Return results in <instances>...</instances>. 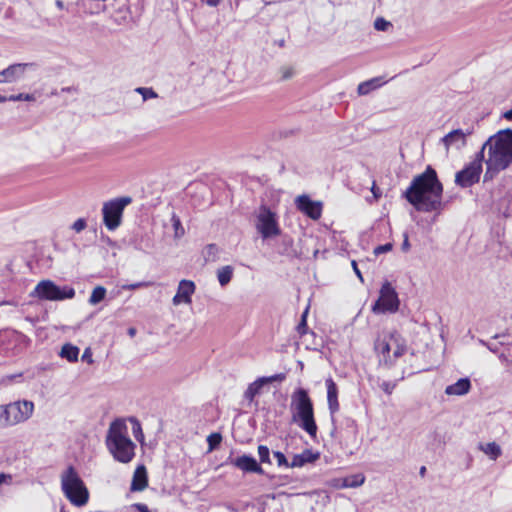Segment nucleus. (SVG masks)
<instances>
[{"label": "nucleus", "mask_w": 512, "mask_h": 512, "mask_svg": "<svg viewBox=\"0 0 512 512\" xmlns=\"http://www.w3.org/2000/svg\"><path fill=\"white\" fill-rule=\"evenodd\" d=\"M309 307L305 309V311L301 315V321L297 325V332L302 336L307 333L308 326H307V315H308Z\"/></svg>", "instance_id": "2f4dec72"}, {"label": "nucleus", "mask_w": 512, "mask_h": 512, "mask_svg": "<svg viewBox=\"0 0 512 512\" xmlns=\"http://www.w3.org/2000/svg\"><path fill=\"white\" fill-rule=\"evenodd\" d=\"M135 91L142 95L144 101L157 97L156 92L152 88L138 87Z\"/></svg>", "instance_id": "72a5a7b5"}, {"label": "nucleus", "mask_w": 512, "mask_h": 512, "mask_svg": "<svg viewBox=\"0 0 512 512\" xmlns=\"http://www.w3.org/2000/svg\"><path fill=\"white\" fill-rule=\"evenodd\" d=\"M279 45H280L281 47H282V46H284V40H281V41H280V43H279Z\"/></svg>", "instance_id": "338daca9"}, {"label": "nucleus", "mask_w": 512, "mask_h": 512, "mask_svg": "<svg viewBox=\"0 0 512 512\" xmlns=\"http://www.w3.org/2000/svg\"><path fill=\"white\" fill-rule=\"evenodd\" d=\"M8 100L9 101H13V102H16V101H34L35 100V96L33 94H29V93H19L17 95H10L8 97Z\"/></svg>", "instance_id": "f704fd0d"}, {"label": "nucleus", "mask_w": 512, "mask_h": 512, "mask_svg": "<svg viewBox=\"0 0 512 512\" xmlns=\"http://www.w3.org/2000/svg\"><path fill=\"white\" fill-rule=\"evenodd\" d=\"M382 85L381 78L376 77L370 80L364 81L358 85L357 92L359 95H367L371 91L377 89Z\"/></svg>", "instance_id": "5701e85b"}, {"label": "nucleus", "mask_w": 512, "mask_h": 512, "mask_svg": "<svg viewBox=\"0 0 512 512\" xmlns=\"http://www.w3.org/2000/svg\"><path fill=\"white\" fill-rule=\"evenodd\" d=\"M258 455L261 463H271L270 461V450L265 445L258 446Z\"/></svg>", "instance_id": "473e14b6"}, {"label": "nucleus", "mask_w": 512, "mask_h": 512, "mask_svg": "<svg viewBox=\"0 0 512 512\" xmlns=\"http://www.w3.org/2000/svg\"><path fill=\"white\" fill-rule=\"evenodd\" d=\"M391 249H392V244L386 243L383 245L376 246L373 250V253L375 254V256H378L380 254L389 252Z\"/></svg>", "instance_id": "a19ab883"}, {"label": "nucleus", "mask_w": 512, "mask_h": 512, "mask_svg": "<svg viewBox=\"0 0 512 512\" xmlns=\"http://www.w3.org/2000/svg\"><path fill=\"white\" fill-rule=\"evenodd\" d=\"M150 285H151L150 282H137V283H133V284L123 285L122 289H124V290H136L138 288L148 287Z\"/></svg>", "instance_id": "37998d69"}, {"label": "nucleus", "mask_w": 512, "mask_h": 512, "mask_svg": "<svg viewBox=\"0 0 512 512\" xmlns=\"http://www.w3.org/2000/svg\"><path fill=\"white\" fill-rule=\"evenodd\" d=\"M262 380L264 381L265 385L266 384H269V383H272V382H282L283 380H285L286 378V375L284 373H279V374H274L272 376H269V377H261Z\"/></svg>", "instance_id": "4c0bfd02"}, {"label": "nucleus", "mask_w": 512, "mask_h": 512, "mask_svg": "<svg viewBox=\"0 0 512 512\" xmlns=\"http://www.w3.org/2000/svg\"><path fill=\"white\" fill-rule=\"evenodd\" d=\"M148 485V477L145 466L140 465L133 474L130 490L133 492L143 491Z\"/></svg>", "instance_id": "412c9836"}, {"label": "nucleus", "mask_w": 512, "mask_h": 512, "mask_svg": "<svg viewBox=\"0 0 512 512\" xmlns=\"http://www.w3.org/2000/svg\"><path fill=\"white\" fill-rule=\"evenodd\" d=\"M292 419L300 428L309 434L311 438L317 435V424L314 418V408L307 390L296 389L291 396Z\"/></svg>", "instance_id": "20e7f679"}, {"label": "nucleus", "mask_w": 512, "mask_h": 512, "mask_svg": "<svg viewBox=\"0 0 512 512\" xmlns=\"http://www.w3.org/2000/svg\"><path fill=\"white\" fill-rule=\"evenodd\" d=\"M81 359H82L83 362H87L88 364H92L93 363L91 348L87 347L84 350Z\"/></svg>", "instance_id": "49530a36"}, {"label": "nucleus", "mask_w": 512, "mask_h": 512, "mask_svg": "<svg viewBox=\"0 0 512 512\" xmlns=\"http://www.w3.org/2000/svg\"><path fill=\"white\" fill-rule=\"evenodd\" d=\"M499 358H500L501 360H503V361L512 362V360H509V359L506 357L505 353H501V354H500V356H499Z\"/></svg>", "instance_id": "13d9d810"}, {"label": "nucleus", "mask_w": 512, "mask_h": 512, "mask_svg": "<svg viewBox=\"0 0 512 512\" xmlns=\"http://www.w3.org/2000/svg\"><path fill=\"white\" fill-rule=\"evenodd\" d=\"M122 20H125V17H122V19H115L114 21L117 23V24H121L122 23Z\"/></svg>", "instance_id": "0e129e2a"}, {"label": "nucleus", "mask_w": 512, "mask_h": 512, "mask_svg": "<svg viewBox=\"0 0 512 512\" xmlns=\"http://www.w3.org/2000/svg\"><path fill=\"white\" fill-rule=\"evenodd\" d=\"M406 341L397 331L384 333L375 340L374 349L385 364H392L406 351Z\"/></svg>", "instance_id": "423d86ee"}, {"label": "nucleus", "mask_w": 512, "mask_h": 512, "mask_svg": "<svg viewBox=\"0 0 512 512\" xmlns=\"http://www.w3.org/2000/svg\"><path fill=\"white\" fill-rule=\"evenodd\" d=\"M425 472H426V467H425V466H422V467L420 468V471H419L420 475H421V476H424V475H425Z\"/></svg>", "instance_id": "052dcab7"}, {"label": "nucleus", "mask_w": 512, "mask_h": 512, "mask_svg": "<svg viewBox=\"0 0 512 512\" xmlns=\"http://www.w3.org/2000/svg\"><path fill=\"white\" fill-rule=\"evenodd\" d=\"M484 159L485 155L478 152L472 162L456 173L455 183L462 188H468L477 183L480 179Z\"/></svg>", "instance_id": "f8f14e48"}, {"label": "nucleus", "mask_w": 512, "mask_h": 512, "mask_svg": "<svg viewBox=\"0 0 512 512\" xmlns=\"http://www.w3.org/2000/svg\"><path fill=\"white\" fill-rule=\"evenodd\" d=\"M296 208L312 220H318L322 215L323 204L321 201H314L308 195H299L295 199Z\"/></svg>", "instance_id": "ddd939ff"}, {"label": "nucleus", "mask_w": 512, "mask_h": 512, "mask_svg": "<svg viewBox=\"0 0 512 512\" xmlns=\"http://www.w3.org/2000/svg\"><path fill=\"white\" fill-rule=\"evenodd\" d=\"M87 226V222L84 218H79L77 219L71 226V228L77 232V233H80L81 231H83Z\"/></svg>", "instance_id": "58836bf2"}, {"label": "nucleus", "mask_w": 512, "mask_h": 512, "mask_svg": "<svg viewBox=\"0 0 512 512\" xmlns=\"http://www.w3.org/2000/svg\"><path fill=\"white\" fill-rule=\"evenodd\" d=\"M196 289L195 283L191 280H181L178 284L177 292L174 295L172 302L174 305H179L181 303L191 304L192 295L194 294Z\"/></svg>", "instance_id": "2eb2a0df"}, {"label": "nucleus", "mask_w": 512, "mask_h": 512, "mask_svg": "<svg viewBox=\"0 0 512 512\" xmlns=\"http://www.w3.org/2000/svg\"><path fill=\"white\" fill-rule=\"evenodd\" d=\"M221 441H222V436L220 433H211L207 437L209 451L215 450L220 445Z\"/></svg>", "instance_id": "7c9ffc66"}, {"label": "nucleus", "mask_w": 512, "mask_h": 512, "mask_svg": "<svg viewBox=\"0 0 512 512\" xmlns=\"http://www.w3.org/2000/svg\"><path fill=\"white\" fill-rule=\"evenodd\" d=\"M35 293L40 299L51 301L72 299L75 296V290L72 287L61 288L50 280L39 282L35 287Z\"/></svg>", "instance_id": "9b49d317"}, {"label": "nucleus", "mask_w": 512, "mask_h": 512, "mask_svg": "<svg viewBox=\"0 0 512 512\" xmlns=\"http://www.w3.org/2000/svg\"><path fill=\"white\" fill-rule=\"evenodd\" d=\"M479 448L492 460H496L502 453L501 447L495 442H490L485 445L481 444Z\"/></svg>", "instance_id": "a878e982"}, {"label": "nucleus", "mask_w": 512, "mask_h": 512, "mask_svg": "<svg viewBox=\"0 0 512 512\" xmlns=\"http://www.w3.org/2000/svg\"><path fill=\"white\" fill-rule=\"evenodd\" d=\"M396 382H391V381H383L381 384H380V388L388 395L392 394L393 390L395 389L396 387Z\"/></svg>", "instance_id": "ea45409f"}, {"label": "nucleus", "mask_w": 512, "mask_h": 512, "mask_svg": "<svg viewBox=\"0 0 512 512\" xmlns=\"http://www.w3.org/2000/svg\"><path fill=\"white\" fill-rule=\"evenodd\" d=\"M132 202L129 196L115 198L105 202L102 208L103 222L109 230H115L121 224L124 208Z\"/></svg>", "instance_id": "1a4fd4ad"}, {"label": "nucleus", "mask_w": 512, "mask_h": 512, "mask_svg": "<svg viewBox=\"0 0 512 512\" xmlns=\"http://www.w3.org/2000/svg\"><path fill=\"white\" fill-rule=\"evenodd\" d=\"M122 20H125V17H122V19H115L114 21L117 23V24H121L122 23Z\"/></svg>", "instance_id": "e2e57ef3"}, {"label": "nucleus", "mask_w": 512, "mask_h": 512, "mask_svg": "<svg viewBox=\"0 0 512 512\" xmlns=\"http://www.w3.org/2000/svg\"><path fill=\"white\" fill-rule=\"evenodd\" d=\"M56 6H57L59 9H63V7H64V3H63V1H61V0H57V1H56Z\"/></svg>", "instance_id": "bf43d9fd"}, {"label": "nucleus", "mask_w": 512, "mask_h": 512, "mask_svg": "<svg viewBox=\"0 0 512 512\" xmlns=\"http://www.w3.org/2000/svg\"><path fill=\"white\" fill-rule=\"evenodd\" d=\"M486 150L484 182L493 180L512 164V129H502L491 135L484 142L479 153L485 155Z\"/></svg>", "instance_id": "f03ea898"}, {"label": "nucleus", "mask_w": 512, "mask_h": 512, "mask_svg": "<svg viewBox=\"0 0 512 512\" xmlns=\"http://www.w3.org/2000/svg\"><path fill=\"white\" fill-rule=\"evenodd\" d=\"M391 26H392V24L389 21H387L384 18H382V17H378L374 21V28L377 31H386Z\"/></svg>", "instance_id": "c9c22d12"}, {"label": "nucleus", "mask_w": 512, "mask_h": 512, "mask_svg": "<svg viewBox=\"0 0 512 512\" xmlns=\"http://www.w3.org/2000/svg\"><path fill=\"white\" fill-rule=\"evenodd\" d=\"M280 73L282 80H288L294 75V70L292 67H282Z\"/></svg>", "instance_id": "c03bdc74"}, {"label": "nucleus", "mask_w": 512, "mask_h": 512, "mask_svg": "<svg viewBox=\"0 0 512 512\" xmlns=\"http://www.w3.org/2000/svg\"><path fill=\"white\" fill-rule=\"evenodd\" d=\"M409 241H408V236L405 234L404 235V241L402 243V246H401V250L403 253H407L408 252V249H409Z\"/></svg>", "instance_id": "3c124183"}, {"label": "nucleus", "mask_w": 512, "mask_h": 512, "mask_svg": "<svg viewBox=\"0 0 512 512\" xmlns=\"http://www.w3.org/2000/svg\"><path fill=\"white\" fill-rule=\"evenodd\" d=\"M61 488L65 497L76 507L85 506L89 492L75 468L69 466L61 475Z\"/></svg>", "instance_id": "39448f33"}, {"label": "nucleus", "mask_w": 512, "mask_h": 512, "mask_svg": "<svg viewBox=\"0 0 512 512\" xmlns=\"http://www.w3.org/2000/svg\"><path fill=\"white\" fill-rule=\"evenodd\" d=\"M80 349L71 344V343H65L59 352V356L63 359H66L68 362H77L78 356H79Z\"/></svg>", "instance_id": "4be33fe9"}, {"label": "nucleus", "mask_w": 512, "mask_h": 512, "mask_svg": "<svg viewBox=\"0 0 512 512\" xmlns=\"http://www.w3.org/2000/svg\"><path fill=\"white\" fill-rule=\"evenodd\" d=\"M106 296V289L103 286H97L93 289L90 298L89 303L91 305H96L100 303L102 300H104Z\"/></svg>", "instance_id": "bb28decb"}, {"label": "nucleus", "mask_w": 512, "mask_h": 512, "mask_svg": "<svg viewBox=\"0 0 512 512\" xmlns=\"http://www.w3.org/2000/svg\"><path fill=\"white\" fill-rule=\"evenodd\" d=\"M220 252L219 247L215 244H209L205 247L203 253L207 254L208 256H214Z\"/></svg>", "instance_id": "a18cd8bd"}, {"label": "nucleus", "mask_w": 512, "mask_h": 512, "mask_svg": "<svg viewBox=\"0 0 512 512\" xmlns=\"http://www.w3.org/2000/svg\"><path fill=\"white\" fill-rule=\"evenodd\" d=\"M371 191L375 198H378L380 196L379 190L376 188V184L374 181L372 183Z\"/></svg>", "instance_id": "603ef678"}, {"label": "nucleus", "mask_w": 512, "mask_h": 512, "mask_svg": "<svg viewBox=\"0 0 512 512\" xmlns=\"http://www.w3.org/2000/svg\"><path fill=\"white\" fill-rule=\"evenodd\" d=\"M265 386L264 381L262 378H258L254 382H252L246 391L244 392V398L248 400L249 402H252L256 395H258L261 392V389Z\"/></svg>", "instance_id": "b1692460"}, {"label": "nucleus", "mask_w": 512, "mask_h": 512, "mask_svg": "<svg viewBox=\"0 0 512 512\" xmlns=\"http://www.w3.org/2000/svg\"><path fill=\"white\" fill-rule=\"evenodd\" d=\"M481 344L485 345L491 352L497 353L499 351V344L498 343H487L483 340L480 341Z\"/></svg>", "instance_id": "09e8293b"}, {"label": "nucleus", "mask_w": 512, "mask_h": 512, "mask_svg": "<svg viewBox=\"0 0 512 512\" xmlns=\"http://www.w3.org/2000/svg\"><path fill=\"white\" fill-rule=\"evenodd\" d=\"M202 1L211 7H215L218 5L220 0H202Z\"/></svg>", "instance_id": "864d4df0"}, {"label": "nucleus", "mask_w": 512, "mask_h": 512, "mask_svg": "<svg viewBox=\"0 0 512 512\" xmlns=\"http://www.w3.org/2000/svg\"><path fill=\"white\" fill-rule=\"evenodd\" d=\"M327 387V402L330 414L333 416L339 410L338 388L332 378L325 381Z\"/></svg>", "instance_id": "a211bd4d"}, {"label": "nucleus", "mask_w": 512, "mask_h": 512, "mask_svg": "<svg viewBox=\"0 0 512 512\" xmlns=\"http://www.w3.org/2000/svg\"><path fill=\"white\" fill-rule=\"evenodd\" d=\"M320 457L319 452H313L310 449L304 450L300 454H295L292 458V461L290 462V467H303L306 464L314 463L317 461Z\"/></svg>", "instance_id": "6ab92c4d"}, {"label": "nucleus", "mask_w": 512, "mask_h": 512, "mask_svg": "<svg viewBox=\"0 0 512 512\" xmlns=\"http://www.w3.org/2000/svg\"><path fill=\"white\" fill-rule=\"evenodd\" d=\"M256 228L263 239L276 238L281 234L276 213L265 205L260 207L256 216Z\"/></svg>", "instance_id": "6e6552de"}, {"label": "nucleus", "mask_w": 512, "mask_h": 512, "mask_svg": "<svg viewBox=\"0 0 512 512\" xmlns=\"http://www.w3.org/2000/svg\"><path fill=\"white\" fill-rule=\"evenodd\" d=\"M351 266H352L355 274L357 275V277L360 279L361 282H363L364 280H363L362 273L358 267V262L356 260H352Z\"/></svg>", "instance_id": "8fccbe9b"}, {"label": "nucleus", "mask_w": 512, "mask_h": 512, "mask_svg": "<svg viewBox=\"0 0 512 512\" xmlns=\"http://www.w3.org/2000/svg\"><path fill=\"white\" fill-rule=\"evenodd\" d=\"M273 456L277 460V464H278L279 467L291 468L290 467V462H288L286 456L282 452L274 451L273 452Z\"/></svg>", "instance_id": "e433bc0d"}, {"label": "nucleus", "mask_w": 512, "mask_h": 512, "mask_svg": "<svg viewBox=\"0 0 512 512\" xmlns=\"http://www.w3.org/2000/svg\"><path fill=\"white\" fill-rule=\"evenodd\" d=\"M472 134V130L467 129L465 132L461 129H455L442 138L446 149L450 146H455L460 149L466 145V137Z\"/></svg>", "instance_id": "f3484780"}, {"label": "nucleus", "mask_w": 512, "mask_h": 512, "mask_svg": "<svg viewBox=\"0 0 512 512\" xmlns=\"http://www.w3.org/2000/svg\"><path fill=\"white\" fill-rule=\"evenodd\" d=\"M471 390V381L469 378H460L456 383L448 385L445 388V394L448 396H463Z\"/></svg>", "instance_id": "aec40b11"}, {"label": "nucleus", "mask_w": 512, "mask_h": 512, "mask_svg": "<svg viewBox=\"0 0 512 512\" xmlns=\"http://www.w3.org/2000/svg\"><path fill=\"white\" fill-rule=\"evenodd\" d=\"M122 20H125V17H122V19H115L114 21L117 23V24H121L122 23Z\"/></svg>", "instance_id": "69168bd1"}, {"label": "nucleus", "mask_w": 512, "mask_h": 512, "mask_svg": "<svg viewBox=\"0 0 512 512\" xmlns=\"http://www.w3.org/2000/svg\"><path fill=\"white\" fill-rule=\"evenodd\" d=\"M234 269L230 265L223 266L217 270V279L222 287H225L233 277Z\"/></svg>", "instance_id": "393cba45"}, {"label": "nucleus", "mask_w": 512, "mask_h": 512, "mask_svg": "<svg viewBox=\"0 0 512 512\" xmlns=\"http://www.w3.org/2000/svg\"><path fill=\"white\" fill-rule=\"evenodd\" d=\"M130 421L132 423V433H133L134 437L136 438L137 441L142 443L144 440V435L142 432V427H141L140 422L136 418H131Z\"/></svg>", "instance_id": "c756f323"}, {"label": "nucleus", "mask_w": 512, "mask_h": 512, "mask_svg": "<svg viewBox=\"0 0 512 512\" xmlns=\"http://www.w3.org/2000/svg\"><path fill=\"white\" fill-rule=\"evenodd\" d=\"M127 332L130 337H134L136 335V329L134 327H130Z\"/></svg>", "instance_id": "4d7b16f0"}, {"label": "nucleus", "mask_w": 512, "mask_h": 512, "mask_svg": "<svg viewBox=\"0 0 512 512\" xmlns=\"http://www.w3.org/2000/svg\"><path fill=\"white\" fill-rule=\"evenodd\" d=\"M442 194L443 185L435 169L427 166L423 173L413 178L402 196L417 211L429 213L443 209Z\"/></svg>", "instance_id": "f257e3e1"}, {"label": "nucleus", "mask_w": 512, "mask_h": 512, "mask_svg": "<svg viewBox=\"0 0 512 512\" xmlns=\"http://www.w3.org/2000/svg\"><path fill=\"white\" fill-rule=\"evenodd\" d=\"M364 476L361 474L347 477L343 480L342 487H358L364 483Z\"/></svg>", "instance_id": "cd10ccee"}, {"label": "nucleus", "mask_w": 512, "mask_h": 512, "mask_svg": "<svg viewBox=\"0 0 512 512\" xmlns=\"http://www.w3.org/2000/svg\"><path fill=\"white\" fill-rule=\"evenodd\" d=\"M106 445L118 462L129 463L135 456L136 445L128 437L127 426L121 419H116L110 424Z\"/></svg>", "instance_id": "7ed1b4c3"}, {"label": "nucleus", "mask_w": 512, "mask_h": 512, "mask_svg": "<svg viewBox=\"0 0 512 512\" xmlns=\"http://www.w3.org/2000/svg\"><path fill=\"white\" fill-rule=\"evenodd\" d=\"M236 468L249 473L264 474V470L257 460L250 455H242L231 462Z\"/></svg>", "instance_id": "dca6fc26"}, {"label": "nucleus", "mask_w": 512, "mask_h": 512, "mask_svg": "<svg viewBox=\"0 0 512 512\" xmlns=\"http://www.w3.org/2000/svg\"><path fill=\"white\" fill-rule=\"evenodd\" d=\"M347 425H348L349 427H351V428L353 429V431H355V429H356V423H355V421H354L353 419H347Z\"/></svg>", "instance_id": "6e6d98bb"}, {"label": "nucleus", "mask_w": 512, "mask_h": 512, "mask_svg": "<svg viewBox=\"0 0 512 512\" xmlns=\"http://www.w3.org/2000/svg\"><path fill=\"white\" fill-rule=\"evenodd\" d=\"M503 117L506 119V120H509L511 121L512 120V108L508 111H506L504 114H503Z\"/></svg>", "instance_id": "5fc2aeb1"}, {"label": "nucleus", "mask_w": 512, "mask_h": 512, "mask_svg": "<svg viewBox=\"0 0 512 512\" xmlns=\"http://www.w3.org/2000/svg\"><path fill=\"white\" fill-rule=\"evenodd\" d=\"M131 507L137 510L138 512H152L149 510L148 506L143 503H134L132 504Z\"/></svg>", "instance_id": "de8ad7c7"}, {"label": "nucleus", "mask_w": 512, "mask_h": 512, "mask_svg": "<svg viewBox=\"0 0 512 512\" xmlns=\"http://www.w3.org/2000/svg\"><path fill=\"white\" fill-rule=\"evenodd\" d=\"M399 305L398 293L390 282L385 281L381 286L378 300L372 306V311L374 313H395L398 311Z\"/></svg>", "instance_id": "9d476101"}, {"label": "nucleus", "mask_w": 512, "mask_h": 512, "mask_svg": "<svg viewBox=\"0 0 512 512\" xmlns=\"http://www.w3.org/2000/svg\"><path fill=\"white\" fill-rule=\"evenodd\" d=\"M0 426L8 427L27 421L34 412V403L29 400H19L1 405Z\"/></svg>", "instance_id": "0eeeda50"}, {"label": "nucleus", "mask_w": 512, "mask_h": 512, "mask_svg": "<svg viewBox=\"0 0 512 512\" xmlns=\"http://www.w3.org/2000/svg\"><path fill=\"white\" fill-rule=\"evenodd\" d=\"M494 339H500L498 344L500 346H509L512 344V341L510 340V336L508 334H496Z\"/></svg>", "instance_id": "79ce46f5"}, {"label": "nucleus", "mask_w": 512, "mask_h": 512, "mask_svg": "<svg viewBox=\"0 0 512 512\" xmlns=\"http://www.w3.org/2000/svg\"><path fill=\"white\" fill-rule=\"evenodd\" d=\"M172 227L174 229L175 238H181L185 234L180 218L173 213L171 217Z\"/></svg>", "instance_id": "c85d7f7f"}, {"label": "nucleus", "mask_w": 512, "mask_h": 512, "mask_svg": "<svg viewBox=\"0 0 512 512\" xmlns=\"http://www.w3.org/2000/svg\"><path fill=\"white\" fill-rule=\"evenodd\" d=\"M34 67L33 63H17L0 71V83H12L21 79L27 68Z\"/></svg>", "instance_id": "4468645a"}, {"label": "nucleus", "mask_w": 512, "mask_h": 512, "mask_svg": "<svg viewBox=\"0 0 512 512\" xmlns=\"http://www.w3.org/2000/svg\"><path fill=\"white\" fill-rule=\"evenodd\" d=\"M317 254H318V250H316V251L314 252L313 256H317Z\"/></svg>", "instance_id": "774afa93"}, {"label": "nucleus", "mask_w": 512, "mask_h": 512, "mask_svg": "<svg viewBox=\"0 0 512 512\" xmlns=\"http://www.w3.org/2000/svg\"><path fill=\"white\" fill-rule=\"evenodd\" d=\"M6 101H9L8 97H6L4 95H0V102L3 103V102H6Z\"/></svg>", "instance_id": "680f3d73"}]
</instances>
